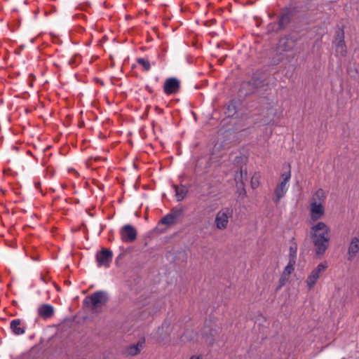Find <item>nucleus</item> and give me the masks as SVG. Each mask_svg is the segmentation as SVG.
<instances>
[{
  "instance_id": "15",
  "label": "nucleus",
  "mask_w": 359,
  "mask_h": 359,
  "mask_svg": "<svg viewBox=\"0 0 359 359\" xmlns=\"http://www.w3.org/2000/svg\"><path fill=\"white\" fill-rule=\"evenodd\" d=\"M21 325L22 321L20 319H13L10 323V328L15 334L21 335L25 332V327L21 326Z\"/></svg>"
},
{
  "instance_id": "26",
  "label": "nucleus",
  "mask_w": 359,
  "mask_h": 359,
  "mask_svg": "<svg viewBox=\"0 0 359 359\" xmlns=\"http://www.w3.org/2000/svg\"><path fill=\"white\" fill-rule=\"evenodd\" d=\"M296 252L297 248H293L292 247L290 248V257L294 256V259H296Z\"/></svg>"
},
{
  "instance_id": "14",
  "label": "nucleus",
  "mask_w": 359,
  "mask_h": 359,
  "mask_svg": "<svg viewBox=\"0 0 359 359\" xmlns=\"http://www.w3.org/2000/svg\"><path fill=\"white\" fill-rule=\"evenodd\" d=\"M326 194L323 189H318L313 194L311 203L324 205L326 201Z\"/></svg>"
},
{
  "instance_id": "25",
  "label": "nucleus",
  "mask_w": 359,
  "mask_h": 359,
  "mask_svg": "<svg viewBox=\"0 0 359 359\" xmlns=\"http://www.w3.org/2000/svg\"><path fill=\"white\" fill-rule=\"evenodd\" d=\"M183 212V210L182 208H175V209H172L170 214L171 215H172V217L177 219Z\"/></svg>"
},
{
  "instance_id": "21",
  "label": "nucleus",
  "mask_w": 359,
  "mask_h": 359,
  "mask_svg": "<svg viewBox=\"0 0 359 359\" xmlns=\"http://www.w3.org/2000/svg\"><path fill=\"white\" fill-rule=\"evenodd\" d=\"M137 62L141 65L144 71H149L151 68V64L149 61L143 57H140L137 59Z\"/></svg>"
},
{
  "instance_id": "10",
  "label": "nucleus",
  "mask_w": 359,
  "mask_h": 359,
  "mask_svg": "<svg viewBox=\"0 0 359 359\" xmlns=\"http://www.w3.org/2000/svg\"><path fill=\"white\" fill-rule=\"evenodd\" d=\"M112 252L107 249H102L96 255V260L99 266L109 267L112 260Z\"/></svg>"
},
{
  "instance_id": "18",
  "label": "nucleus",
  "mask_w": 359,
  "mask_h": 359,
  "mask_svg": "<svg viewBox=\"0 0 359 359\" xmlns=\"http://www.w3.org/2000/svg\"><path fill=\"white\" fill-rule=\"evenodd\" d=\"M144 344V339H142V340L139 341L136 344L130 346L127 348V353L130 355H137L138 353H140L141 350L143 348Z\"/></svg>"
},
{
  "instance_id": "11",
  "label": "nucleus",
  "mask_w": 359,
  "mask_h": 359,
  "mask_svg": "<svg viewBox=\"0 0 359 359\" xmlns=\"http://www.w3.org/2000/svg\"><path fill=\"white\" fill-rule=\"evenodd\" d=\"M309 213L313 221H317L322 218L325 214V207L320 204L310 203Z\"/></svg>"
},
{
  "instance_id": "8",
  "label": "nucleus",
  "mask_w": 359,
  "mask_h": 359,
  "mask_svg": "<svg viewBox=\"0 0 359 359\" xmlns=\"http://www.w3.org/2000/svg\"><path fill=\"white\" fill-rule=\"evenodd\" d=\"M327 268L325 264H319L311 273L306 279V284L309 289H311L316 283L318 278Z\"/></svg>"
},
{
  "instance_id": "4",
  "label": "nucleus",
  "mask_w": 359,
  "mask_h": 359,
  "mask_svg": "<svg viewBox=\"0 0 359 359\" xmlns=\"http://www.w3.org/2000/svg\"><path fill=\"white\" fill-rule=\"evenodd\" d=\"M291 178V171L289 168L287 172H283L281 175V181L277 184L274 189L273 202L277 205L280 203L281 198H283L286 194L288 190V182Z\"/></svg>"
},
{
  "instance_id": "12",
  "label": "nucleus",
  "mask_w": 359,
  "mask_h": 359,
  "mask_svg": "<svg viewBox=\"0 0 359 359\" xmlns=\"http://www.w3.org/2000/svg\"><path fill=\"white\" fill-rule=\"evenodd\" d=\"M359 252V238L354 237L351 239L348 249V259L353 260Z\"/></svg>"
},
{
  "instance_id": "22",
  "label": "nucleus",
  "mask_w": 359,
  "mask_h": 359,
  "mask_svg": "<svg viewBox=\"0 0 359 359\" xmlns=\"http://www.w3.org/2000/svg\"><path fill=\"white\" fill-rule=\"evenodd\" d=\"M175 220L172 215L168 213L161 219V223L164 225H171L175 222Z\"/></svg>"
},
{
  "instance_id": "16",
  "label": "nucleus",
  "mask_w": 359,
  "mask_h": 359,
  "mask_svg": "<svg viewBox=\"0 0 359 359\" xmlns=\"http://www.w3.org/2000/svg\"><path fill=\"white\" fill-rule=\"evenodd\" d=\"M294 43L295 41L292 39L285 37L280 41L279 46L283 51H290L294 46Z\"/></svg>"
},
{
  "instance_id": "7",
  "label": "nucleus",
  "mask_w": 359,
  "mask_h": 359,
  "mask_svg": "<svg viewBox=\"0 0 359 359\" xmlns=\"http://www.w3.org/2000/svg\"><path fill=\"white\" fill-rule=\"evenodd\" d=\"M119 233L121 239L123 243H133L137 238V231L135 228L130 224L123 226Z\"/></svg>"
},
{
  "instance_id": "29",
  "label": "nucleus",
  "mask_w": 359,
  "mask_h": 359,
  "mask_svg": "<svg viewBox=\"0 0 359 359\" xmlns=\"http://www.w3.org/2000/svg\"><path fill=\"white\" fill-rule=\"evenodd\" d=\"M239 172H240L241 177H242L243 173V170L242 168L239 170Z\"/></svg>"
},
{
  "instance_id": "3",
  "label": "nucleus",
  "mask_w": 359,
  "mask_h": 359,
  "mask_svg": "<svg viewBox=\"0 0 359 359\" xmlns=\"http://www.w3.org/2000/svg\"><path fill=\"white\" fill-rule=\"evenodd\" d=\"M108 295L104 291H97L86 297L83 302L85 306L88 307L93 313L101 311L102 307L107 302Z\"/></svg>"
},
{
  "instance_id": "20",
  "label": "nucleus",
  "mask_w": 359,
  "mask_h": 359,
  "mask_svg": "<svg viewBox=\"0 0 359 359\" xmlns=\"http://www.w3.org/2000/svg\"><path fill=\"white\" fill-rule=\"evenodd\" d=\"M295 262H296V261H295V259H294V256H293L292 257H290L288 264L285 267L283 273L286 275V276H290V275L292 273V272L294 269V266L295 264Z\"/></svg>"
},
{
  "instance_id": "5",
  "label": "nucleus",
  "mask_w": 359,
  "mask_h": 359,
  "mask_svg": "<svg viewBox=\"0 0 359 359\" xmlns=\"http://www.w3.org/2000/svg\"><path fill=\"white\" fill-rule=\"evenodd\" d=\"M233 216V209L229 207L222 208L217 212L215 219L216 228L224 230L228 227L229 219Z\"/></svg>"
},
{
  "instance_id": "13",
  "label": "nucleus",
  "mask_w": 359,
  "mask_h": 359,
  "mask_svg": "<svg viewBox=\"0 0 359 359\" xmlns=\"http://www.w3.org/2000/svg\"><path fill=\"white\" fill-rule=\"evenodd\" d=\"M38 314L43 319L50 318L54 314V308L50 304H42L38 308Z\"/></svg>"
},
{
  "instance_id": "1",
  "label": "nucleus",
  "mask_w": 359,
  "mask_h": 359,
  "mask_svg": "<svg viewBox=\"0 0 359 359\" xmlns=\"http://www.w3.org/2000/svg\"><path fill=\"white\" fill-rule=\"evenodd\" d=\"M311 237L317 255H323L327 250L330 239V229L323 222L311 226Z\"/></svg>"
},
{
  "instance_id": "17",
  "label": "nucleus",
  "mask_w": 359,
  "mask_h": 359,
  "mask_svg": "<svg viewBox=\"0 0 359 359\" xmlns=\"http://www.w3.org/2000/svg\"><path fill=\"white\" fill-rule=\"evenodd\" d=\"M173 188L175 191V196L177 198V201H182L187 196L188 193L187 188L182 184L180 185H173Z\"/></svg>"
},
{
  "instance_id": "2",
  "label": "nucleus",
  "mask_w": 359,
  "mask_h": 359,
  "mask_svg": "<svg viewBox=\"0 0 359 359\" xmlns=\"http://www.w3.org/2000/svg\"><path fill=\"white\" fill-rule=\"evenodd\" d=\"M311 237L317 255H323L327 250L330 239V229L323 222L311 226Z\"/></svg>"
},
{
  "instance_id": "23",
  "label": "nucleus",
  "mask_w": 359,
  "mask_h": 359,
  "mask_svg": "<svg viewBox=\"0 0 359 359\" xmlns=\"http://www.w3.org/2000/svg\"><path fill=\"white\" fill-rule=\"evenodd\" d=\"M335 41L336 43L344 41V32L343 29H339L336 32Z\"/></svg>"
},
{
  "instance_id": "6",
  "label": "nucleus",
  "mask_w": 359,
  "mask_h": 359,
  "mask_svg": "<svg viewBox=\"0 0 359 359\" xmlns=\"http://www.w3.org/2000/svg\"><path fill=\"white\" fill-rule=\"evenodd\" d=\"M219 333V328L217 327L216 325L214 327L209 325H206L202 329L199 335L202 343L205 344L208 346H212L215 341V337Z\"/></svg>"
},
{
  "instance_id": "28",
  "label": "nucleus",
  "mask_w": 359,
  "mask_h": 359,
  "mask_svg": "<svg viewBox=\"0 0 359 359\" xmlns=\"http://www.w3.org/2000/svg\"><path fill=\"white\" fill-rule=\"evenodd\" d=\"M252 187L253 189H255L257 187L256 183H254L253 182H252Z\"/></svg>"
},
{
  "instance_id": "27",
  "label": "nucleus",
  "mask_w": 359,
  "mask_h": 359,
  "mask_svg": "<svg viewBox=\"0 0 359 359\" xmlns=\"http://www.w3.org/2000/svg\"><path fill=\"white\" fill-rule=\"evenodd\" d=\"M189 359H203L201 355H192Z\"/></svg>"
},
{
  "instance_id": "19",
  "label": "nucleus",
  "mask_w": 359,
  "mask_h": 359,
  "mask_svg": "<svg viewBox=\"0 0 359 359\" xmlns=\"http://www.w3.org/2000/svg\"><path fill=\"white\" fill-rule=\"evenodd\" d=\"M335 51L337 56L340 55L344 57L347 53L345 41L337 42L336 43Z\"/></svg>"
},
{
  "instance_id": "24",
  "label": "nucleus",
  "mask_w": 359,
  "mask_h": 359,
  "mask_svg": "<svg viewBox=\"0 0 359 359\" xmlns=\"http://www.w3.org/2000/svg\"><path fill=\"white\" fill-rule=\"evenodd\" d=\"M289 276L282 273L280 280H279V285L277 287L276 290H280L283 286H284L286 283L288 281Z\"/></svg>"
},
{
  "instance_id": "9",
  "label": "nucleus",
  "mask_w": 359,
  "mask_h": 359,
  "mask_svg": "<svg viewBox=\"0 0 359 359\" xmlns=\"http://www.w3.org/2000/svg\"><path fill=\"white\" fill-rule=\"evenodd\" d=\"M180 89V82L176 78L167 79L163 85V91L166 95L177 93Z\"/></svg>"
}]
</instances>
